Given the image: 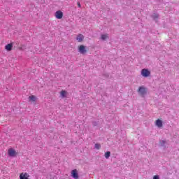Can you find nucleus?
I'll return each instance as SVG.
<instances>
[{
	"label": "nucleus",
	"instance_id": "f257e3e1",
	"mask_svg": "<svg viewBox=\"0 0 179 179\" xmlns=\"http://www.w3.org/2000/svg\"><path fill=\"white\" fill-rule=\"evenodd\" d=\"M78 52L80 54H82L83 55H85L87 52V49L86 48V46L83 45H80L78 47Z\"/></svg>",
	"mask_w": 179,
	"mask_h": 179
},
{
	"label": "nucleus",
	"instance_id": "f03ea898",
	"mask_svg": "<svg viewBox=\"0 0 179 179\" xmlns=\"http://www.w3.org/2000/svg\"><path fill=\"white\" fill-rule=\"evenodd\" d=\"M8 154L10 157H15V156H17V152L13 148L8 149Z\"/></svg>",
	"mask_w": 179,
	"mask_h": 179
},
{
	"label": "nucleus",
	"instance_id": "7ed1b4c3",
	"mask_svg": "<svg viewBox=\"0 0 179 179\" xmlns=\"http://www.w3.org/2000/svg\"><path fill=\"white\" fill-rule=\"evenodd\" d=\"M141 75L144 78H148V77L150 76V71H149V70H148V69H143L141 70Z\"/></svg>",
	"mask_w": 179,
	"mask_h": 179
},
{
	"label": "nucleus",
	"instance_id": "20e7f679",
	"mask_svg": "<svg viewBox=\"0 0 179 179\" xmlns=\"http://www.w3.org/2000/svg\"><path fill=\"white\" fill-rule=\"evenodd\" d=\"M55 17L56 19H62V17H64V13L61 10H57L55 13Z\"/></svg>",
	"mask_w": 179,
	"mask_h": 179
},
{
	"label": "nucleus",
	"instance_id": "39448f33",
	"mask_svg": "<svg viewBox=\"0 0 179 179\" xmlns=\"http://www.w3.org/2000/svg\"><path fill=\"white\" fill-rule=\"evenodd\" d=\"M71 177L75 179H79V174L78 173V170L74 169L71 171Z\"/></svg>",
	"mask_w": 179,
	"mask_h": 179
},
{
	"label": "nucleus",
	"instance_id": "423d86ee",
	"mask_svg": "<svg viewBox=\"0 0 179 179\" xmlns=\"http://www.w3.org/2000/svg\"><path fill=\"white\" fill-rule=\"evenodd\" d=\"M138 92L141 96H145V94H146V88L143 86L139 87Z\"/></svg>",
	"mask_w": 179,
	"mask_h": 179
},
{
	"label": "nucleus",
	"instance_id": "0eeeda50",
	"mask_svg": "<svg viewBox=\"0 0 179 179\" xmlns=\"http://www.w3.org/2000/svg\"><path fill=\"white\" fill-rule=\"evenodd\" d=\"M29 177H30V176L29 175V173H21L20 174V179H29Z\"/></svg>",
	"mask_w": 179,
	"mask_h": 179
},
{
	"label": "nucleus",
	"instance_id": "6e6552de",
	"mask_svg": "<svg viewBox=\"0 0 179 179\" xmlns=\"http://www.w3.org/2000/svg\"><path fill=\"white\" fill-rule=\"evenodd\" d=\"M76 40L78 43H83L85 40V36L83 34H78L77 35Z\"/></svg>",
	"mask_w": 179,
	"mask_h": 179
},
{
	"label": "nucleus",
	"instance_id": "1a4fd4ad",
	"mask_svg": "<svg viewBox=\"0 0 179 179\" xmlns=\"http://www.w3.org/2000/svg\"><path fill=\"white\" fill-rule=\"evenodd\" d=\"M12 48H13V43H8L5 46L6 51H12Z\"/></svg>",
	"mask_w": 179,
	"mask_h": 179
},
{
	"label": "nucleus",
	"instance_id": "9d476101",
	"mask_svg": "<svg viewBox=\"0 0 179 179\" xmlns=\"http://www.w3.org/2000/svg\"><path fill=\"white\" fill-rule=\"evenodd\" d=\"M155 124L157 125V127H158V128H162V127H163V122L158 119L156 120V123Z\"/></svg>",
	"mask_w": 179,
	"mask_h": 179
},
{
	"label": "nucleus",
	"instance_id": "9b49d317",
	"mask_svg": "<svg viewBox=\"0 0 179 179\" xmlns=\"http://www.w3.org/2000/svg\"><path fill=\"white\" fill-rule=\"evenodd\" d=\"M60 95L62 97V99L66 97V91L62 90V92H60Z\"/></svg>",
	"mask_w": 179,
	"mask_h": 179
},
{
	"label": "nucleus",
	"instance_id": "f8f14e48",
	"mask_svg": "<svg viewBox=\"0 0 179 179\" xmlns=\"http://www.w3.org/2000/svg\"><path fill=\"white\" fill-rule=\"evenodd\" d=\"M101 40H107L108 38V34H103L101 36Z\"/></svg>",
	"mask_w": 179,
	"mask_h": 179
},
{
	"label": "nucleus",
	"instance_id": "ddd939ff",
	"mask_svg": "<svg viewBox=\"0 0 179 179\" xmlns=\"http://www.w3.org/2000/svg\"><path fill=\"white\" fill-rule=\"evenodd\" d=\"M30 101H36V96L34 95H31L29 96Z\"/></svg>",
	"mask_w": 179,
	"mask_h": 179
},
{
	"label": "nucleus",
	"instance_id": "4468645a",
	"mask_svg": "<svg viewBox=\"0 0 179 179\" xmlns=\"http://www.w3.org/2000/svg\"><path fill=\"white\" fill-rule=\"evenodd\" d=\"M111 155V152L110 151H108L105 153V157L106 159H108Z\"/></svg>",
	"mask_w": 179,
	"mask_h": 179
},
{
	"label": "nucleus",
	"instance_id": "2eb2a0df",
	"mask_svg": "<svg viewBox=\"0 0 179 179\" xmlns=\"http://www.w3.org/2000/svg\"><path fill=\"white\" fill-rule=\"evenodd\" d=\"M101 148V145L99 143L95 144V149H97L98 150Z\"/></svg>",
	"mask_w": 179,
	"mask_h": 179
},
{
	"label": "nucleus",
	"instance_id": "dca6fc26",
	"mask_svg": "<svg viewBox=\"0 0 179 179\" xmlns=\"http://www.w3.org/2000/svg\"><path fill=\"white\" fill-rule=\"evenodd\" d=\"M153 179H160V178H159V176H154Z\"/></svg>",
	"mask_w": 179,
	"mask_h": 179
},
{
	"label": "nucleus",
	"instance_id": "f3484780",
	"mask_svg": "<svg viewBox=\"0 0 179 179\" xmlns=\"http://www.w3.org/2000/svg\"><path fill=\"white\" fill-rule=\"evenodd\" d=\"M165 143H166V141H162V143H161L162 146H163L164 145H165Z\"/></svg>",
	"mask_w": 179,
	"mask_h": 179
},
{
	"label": "nucleus",
	"instance_id": "a211bd4d",
	"mask_svg": "<svg viewBox=\"0 0 179 179\" xmlns=\"http://www.w3.org/2000/svg\"><path fill=\"white\" fill-rule=\"evenodd\" d=\"M77 5H78V8H80L81 6H80V2H78Z\"/></svg>",
	"mask_w": 179,
	"mask_h": 179
}]
</instances>
